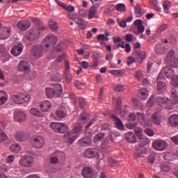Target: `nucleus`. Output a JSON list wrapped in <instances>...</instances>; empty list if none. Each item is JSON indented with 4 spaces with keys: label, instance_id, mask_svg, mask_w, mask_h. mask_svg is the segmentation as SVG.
<instances>
[{
    "label": "nucleus",
    "instance_id": "obj_1",
    "mask_svg": "<svg viewBox=\"0 0 178 178\" xmlns=\"http://www.w3.org/2000/svg\"><path fill=\"white\" fill-rule=\"evenodd\" d=\"M156 102L159 106L165 108V109H167L168 111L173 109V103H172V100L166 97H158L156 98Z\"/></svg>",
    "mask_w": 178,
    "mask_h": 178
},
{
    "label": "nucleus",
    "instance_id": "obj_2",
    "mask_svg": "<svg viewBox=\"0 0 178 178\" xmlns=\"http://www.w3.org/2000/svg\"><path fill=\"white\" fill-rule=\"evenodd\" d=\"M51 129L55 131V133H60L63 134L65 131H67L69 127L67 124L63 123V122H51L50 124Z\"/></svg>",
    "mask_w": 178,
    "mask_h": 178
},
{
    "label": "nucleus",
    "instance_id": "obj_3",
    "mask_svg": "<svg viewBox=\"0 0 178 178\" xmlns=\"http://www.w3.org/2000/svg\"><path fill=\"white\" fill-rule=\"evenodd\" d=\"M35 162L34 157L30 155H26L20 159L19 161V165L24 168H33Z\"/></svg>",
    "mask_w": 178,
    "mask_h": 178
},
{
    "label": "nucleus",
    "instance_id": "obj_4",
    "mask_svg": "<svg viewBox=\"0 0 178 178\" xmlns=\"http://www.w3.org/2000/svg\"><path fill=\"white\" fill-rule=\"evenodd\" d=\"M31 95L27 93H18L13 96V100L15 104H24V102H30Z\"/></svg>",
    "mask_w": 178,
    "mask_h": 178
},
{
    "label": "nucleus",
    "instance_id": "obj_5",
    "mask_svg": "<svg viewBox=\"0 0 178 178\" xmlns=\"http://www.w3.org/2000/svg\"><path fill=\"white\" fill-rule=\"evenodd\" d=\"M137 123H135L130 126L129 129H134L136 135L137 136L138 140H141L143 145H146L148 143V138L145 136L143 135V129L140 127H137Z\"/></svg>",
    "mask_w": 178,
    "mask_h": 178
},
{
    "label": "nucleus",
    "instance_id": "obj_6",
    "mask_svg": "<svg viewBox=\"0 0 178 178\" xmlns=\"http://www.w3.org/2000/svg\"><path fill=\"white\" fill-rule=\"evenodd\" d=\"M58 42V38L54 35L48 36L44 38L42 41L43 47L45 46V48L49 47H52Z\"/></svg>",
    "mask_w": 178,
    "mask_h": 178
},
{
    "label": "nucleus",
    "instance_id": "obj_7",
    "mask_svg": "<svg viewBox=\"0 0 178 178\" xmlns=\"http://www.w3.org/2000/svg\"><path fill=\"white\" fill-rule=\"evenodd\" d=\"M136 119L138 122L143 126V127H147V126H149V120L145 118V114H144V113L137 112Z\"/></svg>",
    "mask_w": 178,
    "mask_h": 178
},
{
    "label": "nucleus",
    "instance_id": "obj_8",
    "mask_svg": "<svg viewBox=\"0 0 178 178\" xmlns=\"http://www.w3.org/2000/svg\"><path fill=\"white\" fill-rule=\"evenodd\" d=\"M153 148L156 151H165L168 148V143L165 140H156L152 143Z\"/></svg>",
    "mask_w": 178,
    "mask_h": 178
},
{
    "label": "nucleus",
    "instance_id": "obj_9",
    "mask_svg": "<svg viewBox=\"0 0 178 178\" xmlns=\"http://www.w3.org/2000/svg\"><path fill=\"white\" fill-rule=\"evenodd\" d=\"M14 138L15 141H17L18 143H23L29 139V135L23 131H20L15 134Z\"/></svg>",
    "mask_w": 178,
    "mask_h": 178
},
{
    "label": "nucleus",
    "instance_id": "obj_10",
    "mask_svg": "<svg viewBox=\"0 0 178 178\" xmlns=\"http://www.w3.org/2000/svg\"><path fill=\"white\" fill-rule=\"evenodd\" d=\"M24 46L22 43H18L16 46H15L10 51V53L13 56H19V55H22V52H23Z\"/></svg>",
    "mask_w": 178,
    "mask_h": 178
},
{
    "label": "nucleus",
    "instance_id": "obj_11",
    "mask_svg": "<svg viewBox=\"0 0 178 178\" xmlns=\"http://www.w3.org/2000/svg\"><path fill=\"white\" fill-rule=\"evenodd\" d=\"M83 155L86 158H89L90 159L92 158H99V153L92 149H87L85 150Z\"/></svg>",
    "mask_w": 178,
    "mask_h": 178
},
{
    "label": "nucleus",
    "instance_id": "obj_12",
    "mask_svg": "<svg viewBox=\"0 0 178 178\" xmlns=\"http://www.w3.org/2000/svg\"><path fill=\"white\" fill-rule=\"evenodd\" d=\"M76 139L77 135H75L72 131L68 132L65 135L64 138L65 143H67L68 144H73Z\"/></svg>",
    "mask_w": 178,
    "mask_h": 178
},
{
    "label": "nucleus",
    "instance_id": "obj_13",
    "mask_svg": "<svg viewBox=\"0 0 178 178\" xmlns=\"http://www.w3.org/2000/svg\"><path fill=\"white\" fill-rule=\"evenodd\" d=\"M40 37V31L38 30H31L26 35V38L29 41H35Z\"/></svg>",
    "mask_w": 178,
    "mask_h": 178
},
{
    "label": "nucleus",
    "instance_id": "obj_14",
    "mask_svg": "<svg viewBox=\"0 0 178 178\" xmlns=\"http://www.w3.org/2000/svg\"><path fill=\"white\" fill-rule=\"evenodd\" d=\"M10 28L5 27L0 30V40H7L10 37Z\"/></svg>",
    "mask_w": 178,
    "mask_h": 178
},
{
    "label": "nucleus",
    "instance_id": "obj_15",
    "mask_svg": "<svg viewBox=\"0 0 178 178\" xmlns=\"http://www.w3.org/2000/svg\"><path fill=\"white\" fill-rule=\"evenodd\" d=\"M124 138L127 141V143H130L131 144H134L137 143V138L133 131H129L124 135Z\"/></svg>",
    "mask_w": 178,
    "mask_h": 178
},
{
    "label": "nucleus",
    "instance_id": "obj_16",
    "mask_svg": "<svg viewBox=\"0 0 178 178\" xmlns=\"http://www.w3.org/2000/svg\"><path fill=\"white\" fill-rule=\"evenodd\" d=\"M163 71L165 74V77H167V79H173V77L176 76L175 74V70L172 69L170 66L164 67V68L163 69Z\"/></svg>",
    "mask_w": 178,
    "mask_h": 178
},
{
    "label": "nucleus",
    "instance_id": "obj_17",
    "mask_svg": "<svg viewBox=\"0 0 178 178\" xmlns=\"http://www.w3.org/2000/svg\"><path fill=\"white\" fill-rule=\"evenodd\" d=\"M31 26V22L30 21H19L17 23V27L22 31H26Z\"/></svg>",
    "mask_w": 178,
    "mask_h": 178
},
{
    "label": "nucleus",
    "instance_id": "obj_18",
    "mask_svg": "<svg viewBox=\"0 0 178 178\" xmlns=\"http://www.w3.org/2000/svg\"><path fill=\"white\" fill-rule=\"evenodd\" d=\"M40 111L42 112H48L49 109L52 107V104L49 100H44L43 102H40Z\"/></svg>",
    "mask_w": 178,
    "mask_h": 178
},
{
    "label": "nucleus",
    "instance_id": "obj_19",
    "mask_svg": "<svg viewBox=\"0 0 178 178\" xmlns=\"http://www.w3.org/2000/svg\"><path fill=\"white\" fill-rule=\"evenodd\" d=\"M33 147L35 148H42L44 147V138L36 136L33 138Z\"/></svg>",
    "mask_w": 178,
    "mask_h": 178
},
{
    "label": "nucleus",
    "instance_id": "obj_20",
    "mask_svg": "<svg viewBox=\"0 0 178 178\" xmlns=\"http://www.w3.org/2000/svg\"><path fill=\"white\" fill-rule=\"evenodd\" d=\"M156 90L159 94H163L168 91V86L162 81H159L156 85Z\"/></svg>",
    "mask_w": 178,
    "mask_h": 178
},
{
    "label": "nucleus",
    "instance_id": "obj_21",
    "mask_svg": "<svg viewBox=\"0 0 178 178\" xmlns=\"http://www.w3.org/2000/svg\"><path fill=\"white\" fill-rule=\"evenodd\" d=\"M168 123L171 127H178V115H170L168 118Z\"/></svg>",
    "mask_w": 178,
    "mask_h": 178
},
{
    "label": "nucleus",
    "instance_id": "obj_22",
    "mask_svg": "<svg viewBox=\"0 0 178 178\" xmlns=\"http://www.w3.org/2000/svg\"><path fill=\"white\" fill-rule=\"evenodd\" d=\"M111 119L115 123L116 127L119 129V130L124 129V125L123 124V122H122V120H120V118H118L115 115H111Z\"/></svg>",
    "mask_w": 178,
    "mask_h": 178
},
{
    "label": "nucleus",
    "instance_id": "obj_23",
    "mask_svg": "<svg viewBox=\"0 0 178 178\" xmlns=\"http://www.w3.org/2000/svg\"><path fill=\"white\" fill-rule=\"evenodd\" d=\"M113 41L116 48H124V44H126V42L122 41L120 36L113 37Z\"/></svg>",
    "mask_w": 178,
    "mask_h": 178
},
{
    "label": "nucleus",
    "instance_id": "obj_24",
    "mask_svg": "<svg viewBox=\"0 0 178 178\" xmlns=\"http://www.w3.org/2000/svg\"><path fill=\"white\" fill-rule=\"evenodd\" d=\"M98 12V8L96 7V6H92L88 14V18L89 20H91V19H97L98 17L96 15L97 13Z\"/></svg>",
    "mask_w": 178,
    "mask_h": 178
},
{
    "label": "nucleus",
    "instance_id": "obj_25",
    "mask_svg": "<svg viewBox=\"0 0 178 178\" xmlns=\"http://www.w3.org/2000/svg\"><path fill=\"white\" fill-rule=\"evenodd\" d=\"M81 175L84 178H92V170L90 167H85L82 169Z\"/></svg>",
    "mask_w": 178,
    "mask_h": 178
},
{
    "label": "nucleus",
    "instance_id": "obj_26",
    "mask_svg": "<svg viewBox=\"0 0 178 178\" xmlns=\"http://www.w3.org/2000/svg\"><path fill=\"white\" fill-rule=\"evenodd\" d=\"M14 118L15 120H17V122H26V119L27 118V116L24 112L18 111L15 113Z\"/></svg>",
    "mask_w": 178,
    "mask_h": 178
},
{
    "label": "nucleus",
    "instance_id": "obj_27",
    "mask_svg": "<svg viewBox=\"0 0 178 178\" xmlns=\"http://www.w3.org/2000/svg\"><path fill=\"white\" fill-rule=\"evenodd\" d=\"M162 120V115L159 112H156L152 115V120L154 124H161V120Z\"/></svg>",
    "mask_w": 178,
    "mask_h": 178
},
{
    "label": "nucleus",
    "instance_id": "obj_28",
    "mask_svg": "<svg viewBox=\"0 0 178 178\" xmlns=\"http://www.w3.org/2000/svg\"><path fill=\"white\" fill-rule=\"evenodd\" d=\"M32 53L35 58H40L42 55V46L37 45L33 47Z\"/></svg>",
    "mask_w": 178,
    "mask_h": 178
},
{
    "label": "nucleus",
    "instance_id": "obj_29",
    "mask_svg": "<svg viewBox=\"0 0 178 178\" xmlns=\"http://www.w3.org/2000/svg\"><path fill=\"white\" fill-rule=\"evenodd\" d=\"M19 70L22 72H26V70H30V64L26 60H22L18 65Z\"/></svg>",
    "mask_w": 178,
    "mask_h": 178
},
{
    "label": "nucleus",
    "instance_id": "obj_30",
    "mask_svg": "<svg viewBox=\"0 0 178 178\" xmlns=\"http://www.w3.org/2000/svg\"><path fill=\"white\" fill-rule=\"evenodd\" d=\"M54 91H55L56 97H60L63 92V88L60 84H52Z\"/></svg>",
    "mask_w": 178,
    "mask_h": 178
},
{
    "label": "nucleus",
    "instance_id": "obj_31",
    "mask_svg": "<svg viewBox=\"0 0 178 178\" xmlns=\"http://www.w3.org/2000/svg\"><path fill=\"white\" fill-rule=\"evenodd\" d=\"M56 115L60 119H63V118H66L67 115V113L66 112V108L61 106L56 111Z\"/></svg>",
    "mask_w": 178,
    "mask_h": 178
},
{
    "label": "nucleus",
    "instance_id": "obj_32",
    "mask_svg": "<svg viewBox=\"0 0 178 178\" xmlns=\"http://www.w3.org/2000/svg\"><path fill=\"white\" fill-rule=\"evenodd\" d=\"M175 56H176V53H175V51L170 50V51H168L167 56L165 58V63H167V65L168 63H170V62H172L174 59L176 58Z\"/></svg>",
    "mask_w": 178,
    "mask_h": 178
},
{
    "label": "nucleus",
    "instance_id": "obj_33",
    "mask_svg": "<svg viewBox=\"0 0 178 178\" xmlns=\"http://www.w3.org/2000/svg\"><path fill=\"white\" fill-rule=\"evenodd\" d=\"M161 172H164V173H168L170 172L172 169V164L169 162H163L161 164Z\"/></svg>",
    "mask_w": 178,
    "mask_h": 178
},
{
    "label": "nucleus",
    "instance_id": "obj_34",
    "mask_svg": "<svg viewBox=\"0 0 178 178\" xmlns=\"http://www.w3.org/2000/svg\"><path fill=\"white\" fill-rule=\"evenodd\" d=\"M148 90H147V88H141L139 90L138 97L139 98H140V99L145 101V99L148 98Z\"/></svg>",
    "mask_w": 178,
    "mask_h": 178
},
{
    "label": "nucleus",
    "instance_id": "obj_35",
    "mask_svg": "<svg viewBox=\"0 0 178 178\" xmlns=\"http://www.w3.org/2000/svg\"><path fill=\"white\" fill-rule=\"evenodd\" d=\"M90 120V115L86 112H83L81 114V116L78 120L79 124L87 123Z\"/></svg>",
    "mask_w": 178,
    "mask_h": 178
},
{
    "label": "nucleus",
    "instance_id": "obj_36",
    "mask_svg": "<svg viewBox=\"0 0 178 178\" xmlns=\"http://www.w3.org/2000/svg\"><path fill=\"white\" fill-rule=\"evenodd\" d=\"M75 23H76L79 29H82V30H84L87 24H88V23L86 20L83 19L82 18L76 19Z\"/></svg>",
    "mask_w": 178,
    "mask_h": 178
},
{
    "label": "nucleus",
    "instance_id": "obj_37",
    "mask_svg": "<svg viewBox=\"0 0 178 178\" xmlns=\"http://www.w3.org/2000/svg\"><path fill=\"white\" fill-rule=\"evenodd\" d=\"M52 154L57 159V160H58V161L63 162V161H65V153L63 152L57 151Z\"/></svg>",
    "mask_w": 178,
    "mask_h": 178
},
{
    "label": "nucleus",
    "instance_id": "obj_38",
    "mask_svg": "<svg viewBox=\"0 0 178 178\" xmlns=\"http://www.w3.org/2000/svg\"><path fill=\"white\" fill-rule=\"evenodd\" d=\"M171 99H172V105H176L178 102V95H177V91L175 89H172L171 90V95H170Z\"/></svg>",
    "mask_w": 178,
    "mask_h": 178
},
{
    "label": "nucleus",
    "instance_id": "obj_39",
    "mask_svg": "<svg viewBox=\"0 0 178 178\" xmlns=\"http://www.w3.org/2000/svg\"><path fill=\"white\" fill-rule=\"evenodd\" d=\"M79 143L82 147H89L91 145V139L90 138H82L79 140Z\"/></svg>",
    "mask_w": 178,
    "mask_h": 178
},
{
    "label": "nucleus",
    "instance_id": "obj_40",
    "mask_svg": "<svg viewBox=\"0 0 178 178\" xmlns=\"http://www.w3.org/2000/svg\"><path fill=\"white\" fill-rule=\"evenodd\" d=\"M10 149L14 154H19L22 151V146L19 144H13L10 146Z\"/></svg>",
    "mask_w": 178,
    "mask_h": 178
},
{
    "label": "nucleus",
    "instance_id": "obj_41",
    "mask_svg": "<svg viewBox=\"0 0 178 178\" xmlns=\"http://www.w3.org/2000/svg\"><path fill=\"white\" fill-rule=\"evenodd\" d=\"M155 52L157 55H161V54H163V52H165V47H163V44L158 43L155 47Z\"/></svg>",
    "mask_w": 178,
    "mask_h": 178
},
{
    "label": "nucleus",
    "instance_id": "obj_42",
    "mask_svg": "<svg viewBox=\"0 0 178 178\" xmlns=\"http://www.w3.org/2000/svg\"><path fill=\"white\" fill-rule=\"evenodd\" d=\"M45 91L47 98H54V97H56V93L54 90L53 88H47Z\"/></svg>",
    "mask_w": 178,
    "mask_h": 178
},
{
    "label": "nucleus",
    "instance_id": "obj_43",
    "mask_svg": "<svg viewBox=\"0 0 178 178\" xmlns=\"http://www.w3.org/2000/svg\"><path fill=\"white\" fill-rule=\"evenodd\" d=\"M135 58L136 59L138 60V62H143V60H144V59H145V58H147L145 56V52H137L135 53Z\"/></svg>",
    "mask_w": 178,
    "mask_h": 178
},
{
    "label": "nucleus",
    "instance_id": "obj_44",
    "mask_svg": "<svg viewBox=\"0 0 178 178\" xmlns=\"http://www.w3.org/2000/svg\"><path fill=\"white\" fill-rule=\"evenodd\" d=\"M8 101V95L3 91H0V105H3Z\"/></svg>",
    "mask_w": 178,
    "mask_h": 178
},
{
    "label": "nucleus",
    "instance_id": "obj_45",
    "mask_svg": "<svg viewBox=\"0 0 178 178\" xmlns=\"http://www.w3.org/2000/svg\"><path fill=\"white\" fill-rule=\"evenodd\" d=\"M65 10L70 13H68V17L70 19H73V16H72V12H74V7L73 6H67L65 4V7H64Z\"/></svg>",
    "mask_w": 178,
    "mask_h": 178
},
{
    "label": "nucleus",
    "instance_id": "obj_46",
    "mask_svg": "<svg viewBox=\"0 0 178 178\" xmlns=\"http://www.w3.org/2000/svg\"><path fill=\"white\" fill-rule=\"evenodd\" d=\"M145 11L144 9L141 8L140 6H136L135 7V15L137 16V17H140L144 15Z\"/></svg>",
    "mask_w": 178,
    "mask_h": 178
},
{
    "label": "nucleus",
    "instance_id": "obj_47",
    "mask_svg": "<svg viewBox=\"0 0 178 178\" xmlns=\"http://www.w3.org/2000/svg\"><path fill=\"white\" fill-rule=\"evenodd\" d=\"M30 113L31 115H33V116H36L37 118H41V116H42V113L35 108H31Z\"/></svg>",
    "mask_w": 178,
    "mask_h": 178
},
{
    "label": "nucleus",
    "instance_id": "obj_48",
    "mask_svg": "<svg viewBox=\"0 0 178 178\" xmlns=\"http://www.w3.org/2000/svg\"><path fill=\"white\" fill-rule=\"evenodd\" d=\"M135 77L136 79H137L138 81H141V79L143 77H145V73L144 72V71H136L135 72Z\"/></svg>",
    "mask_w": 178,
    "mask_h": 178
},
{
    "label": "nucleus",
    "instance_id": "obj_49",
    "mask_svg": "<svg viewBox=\"0 0 178 178\" xmlns=\"http://www.w3.org/2000/svg\"><path fill=\"white\" fill-rule=\"evenodd\" d=\"M141 154H147V149L144 147H140L138 150L137 152L135 153V158H141Z\"/></svg>",
    "mask_w": 178,
    "mask_h": 178
},
{
    "label": "nucleus",
    "instance_id": "obj_50",
    "mask_svg": "<svg viewBox=\"0 0 178 178\" xmlns=\"http://www.w3.org/2000/svg\"><path fill=\"white\" fill-rule=\"evenodd\" d=\"M117 109H115L117 113H122V99L120 97L117 98Z\"/></svg>",
    "mask_w": 178,
    "mask_h": 178
},
{
    "label": "nucleus",
    "instance_id": "obj_51",
    "mask_svg": "<svg viewBox=\"0 0 178 178\" xmlns=\"http://www.w3.org/2000/svg\"><path fill=\"white\" fill-rule=\"evenodd\" d=\"M105 137V134L104 133H99L95 135V136L93 138L94 143H98V141H101L102 138Z\"/></svg>",
    "mask_w": 178,
    "mask_h": 178
},
{
    "label": "nucleus",
    "instance_id": "obj_52",
    "mask_svg": "<svg viewBox=\"0 0 178 178\" xmlns=\"http://www.w3.org/2000/svg\"><path fill=\"white\" fill-rule=\"evenodd\" d=\"M170 84L172 87L177 88L178 87V75H175L173 78L171 79Z\"/></svg>",
    "mask_w": 178,
    "mask_h": 178
},
{
    "label": "nucleus",
    "instance_id": "obj_53",
    "mask_svg": "<svg viewBox=\"0 0 178 178\" xmlns=\"http://www.w3.org/2000/svg\"><path fill=\"white\" fill-rule=\"evenodd\" d=\"M49 26L53 31H56V30H58V24L52 20L49 22Z\"/></svg>",
    "mask_w": 178,
    "mask_h": 178
},
{
    "label": "nucleus",
    "instance_id": "obj_54",
    "mask_svg": "<svg viewBox=\"0 0 178 178\" xmlns=\"http://www.w3.org/2000/svg\"><path fill=\"white\" fill-rule=\"evenodd\" d=\"M81 129H82V126L81 124H78L74 126V129H72V133L74 134H77V133H80V131H81Z\"/></svg>",
    "mask_w": 178,
    "mask_h": 178
},
{
    "label": "nucleus",
    "instance_id": "obj_55",
    "mask_svg": "<svg viewBox=\"0 0 178 178\" xmlns=\"http://www.w3.org/2000/svg\"><path fill=\"white\" fill-rule=\"evenodd\" d=\"M124 90H126V86H124L123 85H117L114 88V91L115 92H122L124 91Z\"/></svg>",
    "mask_w": 178,
    "mask_h": 178
},
{
    "label": "nucleus",
    "instance_id": "obj_56",
    "mask_svg": "<svg viewBox=\"0 0 178 178\" xmlns=\"http://www.w3.org/2000/svg\"><path fill=\"white\" fill-rule=\"evenodd\" d=\"M0 141L2 144H3L5 143V141H6V140H8V136L6 135V134H5L3 131H2V130L0 129Z\"/></svg>",
    "mask_w": 178,
    "mask_h": 178
},
{
    "label": "nucleus",
    "instance_id": "obj_57",
    "mask_svg": "<svg viewBox=\"0 0 178 178\" xmlns=\"http://www.w3.org/2000/svg\"><path fill=\"white\" fill-rule=\"evenodd\" d=\"M115 8L118 12H126V6L123 3L117 4Z\"/></svg>",
    "mask_w": 178,
    "mask_h": 178
},
{
    "label": "nucleus",
    "instance_id": "obj_58",
    "mask_svg": "<svg viewBox=\"0 0 178 178\" xmlns=\"http://www.w3.org/2000/svg\"><path fill=\"white\" fill-rule=\"evenodd\" d=\"M117 23H118L120 27H122V29H126L127 26V22H126V19H122L120 21V19H118Z\"/></svg>",
    "mask_w": 178,
    "mask_h": 178
},
{
    "label": "nucleus",
    "instance_id": "obj_59",
    "mask_svg": "<svg viewBox=\"0 0 178 178\" xmlns=\"http://www.w3.org/2000/svg\"><path fill=\"white\" fill-rule=\"evenodd\" d=\"M137 119V115L134 113H131L128 116V120L129 122H136V120Z\"/></svg>",
    "mask_w": 178,
    "mask_h": 178
},
{
    "label": "nucleus",
    "instance_id": "obj_60",
    "mask_svg": "<svg viewBox=\"0 0 178 178\" xmlns=\"http://www.w3.org/2000/svg\"><path fill=\"white\" fill-rule=\"evenodd\" d=\"M167 65H170V66H172V67H178V58H174L172 62L168 63Z\"/></svg>",
    "mask_w": 178,
    "mask_h": 178
},
{
    "label": "nucleus",
    "instance_id": "obj_61",
    "mask_svg": "<svg viewBox=\"0 0 178 178\" xmlns=\"http://www.w3.org/2000/svg\"><path fill=\"white\" fill-rule=\"evenodd\" d=\"M168 28V25L167 24H162L160 26L158 27L157 29V33H159V34H160L161 33H162L163 31H165L166 30V29Z\"/></svg>",
    "mask_w": 178,
    "mask_h": 178
},
{
    "label": "nucleus",
    "instance_id": "obj_62",
    "mask_svg": "<svg viewBox=\"0 0 178 178\" xmlns=\"http://www.w3.org/2000/svg\"><path fill=\"white\" fill-rule=\"evenodd\" d=\"M25 77L28 80H33V79H35V72H29V73L25 74Z\"/></svg>",
    "mask_w": 178,
    "mask_h": 178
},
{
    "label": "nucleus",
    "instance_id": "obj_63",
    "mask_svg": "<svg viewBox=\"0 0 178 178\" xmlns=\"http://www.w3.org/2000/svg\"><path fill=\"white\" fill-rule=\"evenodd\" d=\"M79 102L80 108H84V106H86V102L83 98H81V97L79 98Z\"/></svg>",
    "mask_w": 178,
    "mask_h": 178
},
{
    "label": "nucleus",
    "instance_id": "obj_64",
    "mask_svg": "<svg viewBox=\"0 0 178 178\" xmlns=\"http://www.w3.org/2000/svg\"><path fill=\"white\" fill-rule=\"evenodd\" d=\"M169 6H170V1H164L163 3L164 10H169Z\"/></svg>",
    "mask_w": 178,
    "mask_h": 178
}]
</instances>
